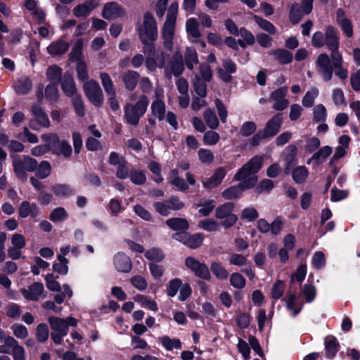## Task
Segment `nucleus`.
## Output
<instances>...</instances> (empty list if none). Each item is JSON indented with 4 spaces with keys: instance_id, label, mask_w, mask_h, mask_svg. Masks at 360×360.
I'll use <instances>...</instances> for the list:
<instances>
[{
    "instance_id": "nucleus-63",
    "label": "nucleus",
    "mask_w": 360,
    "mask_h": 360,
    "mask_svg": "<svg viewBox=\"0 0 360 360\" xmlns=\"http://www.w3.org/2000/svg\"><path fill=\"white\" fill-rule=\"evenodd\" d=\"M301 292L305 297L307 302H311L316 297V288L310 284H305L301 289Z\"/></svg>"
},
{
    "instance_id": "nucleus-52",
    "label": "nucleus",
    "mask_w": 360,
    "mask_h": 360,
    "mask_svg": "<svg viewBox=\"0 0 360 360\" xmlns=\"http://www.w3.org/2000/svg\"><path fill=\"white\" fill-rule=\"evenodd\" d=\"M319 95L318 89L314 87L307 91L304 96L302 98V105L304 107L310 108L314 105L315 98Z\"/></svg>"
},
{
    "instance_id": "nucleus-10",
    "label": "nucleus",
    "mask_w": 360,
    "mask_h": 360,
    "mask_svg": "<svg viewBox=\"0 0 360 360\" xmlns=\"http://www.w3.org/2000/svg\"><path fill=\"white\" fill-rule=\"evenodd\" d=\"M49 323L51 328L54 332L63 333L67 335L68 332V327L76 326L77 324V320L73 317H68L67 319H61L56 316H50L49 318Z\"/></svg>"
},
{
    "instance_id": "nucleus-17",
    "label": "nucleus",
    "mask_w": 360,
    "mask_h": 360,
    "mask_svg": "<svg viewBox=\"0 0 360 360\" xmlns=\"http://www.w3.org/2000/svg\"><path fill=\"white\" fill-rule=\"evenodd\" d=\"M174 238L179 240V238H181V241L186 245L188 247L192 249H195L200 247L203 240V236L202 234H195V235H188L186 233H175L173 236Z\"/></svg>"
},
{
    "instance_id": "nucleus-47",
    "label": "nucleus",
    "mask_w": 360,
    "mask_h": 360,
    "mask_svg": "<svg viewBox=\"0 0 360 360\" xmlns=\"http://www.w3.org/2000/svg\"><path fill=\"white\" fill-rule=\"evenodd\" d=\"M57 259L58 260V262L53 264V271L61 275L67 274L68 271V260L65 257L60 255H58L57 256Z\"/></svg>"
},
{
    "instance_id": "nucleus-60",
    "label": "nucleus",
    "mask_w": 360,
    "mask_h": 360,
    "mask_svg": "<svg viewBox=\"0 0 360 360\" xmlns=\"http://www.w3.org/2000/svg\"><path fill=\"white\" fill-rule=\"evenodd\" d=\"M200 228L207 231H216L219 230V224L214 220L206 219L199 221Z\"/></svg>"
},
{
    "instance_id": "nucleus-41",
    "label": "nucleus",
    "mask_w": 360,
    "mask_h": 360,
    "mask_svg": "<svg viewBox=\"0 0 360 360\" xmlns=\"http://www.w3.org/2000/svg\"><path fill=\"white\" fill-rule=\"evenodd\" d=\"M30 127L34 130H39L41 127H49L50 122L46 113L42 115L32 119L30 121Z\"/></svg>"
},
{
    "instance_id": "nucleus-6",
    "label": "nucleus",
    "mask_w": 360,
    "mask_h": 360,
    "mask_svg": "<svg viewBox=\"0 0 360 360\" xmlns=\"http://www.w3.org/2000/svg\"><path fill=\"white\" fill-rule=\"evenodd\" d=\"M15 172L19 176H25V171L32 172L37 168V161L30 156H15L13 160Z\"/></svg>"
},
{
    "instance_id": "nucleus-54",
    "label": "nucleus",
    "mask_w": 360,
    "mask_h": 360,
    "mask_svg": "<svg viewBox=\"0 0 360 360\" xmlns=\"http://www.w3.org/2000/svg\"><path fill=\"white\" fill-rule=\"evenodd\" d=\"M129 176L131 181L136 185H142L146 181L145 172L142 170L131 169Z\"/></svg>"
},
{
    "instance_id": "nucleus-57",
    "label": "nucleus",
    "mask_w": 360,
    "mask_h": 360,
    "mask_svg": "<svg viewBox=\"0 0 360 360\" xmlns=\"http://www.w3.org/2000/svg\"><path fill=\"white\" fill-rule=\"evenodd\" d=\"M200 77L205 82H210L212 79V71L209 64L202 63L199 65Z\"/></svg>"
},
{
    "instance_id": "nucleus-59",
    "label": "nucleus",
    "mask_w": 360,
    "mask_h": 360,
    "mask_svg": "<svg viewBox=\"0 0 360 360\" xmlns=\"http://www.w3.org/2000/svg\"><path fill=\"white\" fill-rule=\"evenodd\" d=\"M82 49L83 42L82 40H78L70 53V60L72 61H77V63H78L79 60H82Z\"/></svg>"
},
{
    "instance_id": "nucleus-7",
    "label": "nucleus",
    "mask_w": 360,
    "mask_h": 360,
    "mask_svg": "<svg viewBox=\"0 0 360 360\" xmlns=\"http://www.w3.org/2000/svg\"><path fill=\"white\" fill-rule=\"evenodd\" d=\"M85 95L95 106L99 107L103 103V95L99 84L95 80L86 82L83 84Z\"/></svg>"
},
{
    "instance_id": "nucleus-33",
    "label": "nucleus",
    "mask_w": 360,
    "mask_h": 360,
    "mask_svg": "<svg viewBox=\"0 0 360 360\" xmlns=\"http://www.w3.org/2000/svg\"><path fill=\"white\" fill-rule=\"evenodd\" d=\"M166 224L174 231H184L188 228V221L183 218H170L166 221Z\"/></svg>"
},
{
    "instance_id": "nucleus-55",
    "label": "nucleus",
    "mask_w": 360,
    "mask_h": 360,
    "mask_svg": "<svg viewBox=\"0 0 360 360\" xmlns=\"http://www.w3.org/2000/svg\"><path fill=\"white\" fill-rule=\"evenodd\" d=\"M72 103L77 115L83 117L85 115L84 105L79 94L71 97Z\"/></svg>"
},
{
    "instance_id": "nucleus-11",
    "label": "nucleus",
    "mask_w": 360,
    "mask_h": 360,
    "mask_svg": "<svg viewBox=\"0 0 360 360\" xmlns=\"http://www.w3.org/2000/svg\"><path fill=\"white\" fill-rule=\"evenodd\" d=\"M330 56L326 53H321L318 56L316 65L317 72L325 81H330L333 77V65L330 63Z\"/></svg>"
},
{
    "instance_id": "nucleus-53",
    "label": "nucleus",
    "mask_w": 360,
    "mask_h": 360,
    "mask_svg": "<svg viewBox=\"0 0 360 360\" xmlns=\"http://www.w3.org/2000/svg\"><path fill=\"white\" fill-rule=\"evenodd\" d=\"M36 175L40 179L48 177L51 172V166L48 161H42L37 168Z\"/></svg>"
},
{
    "instance_id": "nucleus-48",
    "label": "nucleus",
    "mask_w": 360,
    "mask_h": 360,
    "mask_svg": "<svg viewBox=\"0 0 360 360\" xmlns=\"http://www.w3.org/2000/svg\"><path fill=\"white\" fill-rule=\"evenodd\" d=\"M308 174V170L304 166L297 167L292 172V179L297 184L304 183L306 181Z\"/></svg>"
},
{
    "instance_id": "nucleus-16",
    "label": "nucleus",
    "mask_w": 360,
    "mask_h": 360,
    "mask_svg": "<svg viewBox=\"0 0 360 360\" xmlns=\"http://www.w3.org/2000/svg\"><path fill=\"white\" fill-rule=\"evenodd\" d=\"M226 174V169L224 167H218L212 176L202 181V185L206 189H212L219 186Z\"/></svg>"
},
{
    "instance_id": "nucleus-61",
    "label": "nucleus",
    "mask_w": 360,
    "mask_h": 360,
    "mask_svg": "<svg viewBox=\"0 0 360 360\" xmlns=\"http://www.w3.org/2000/svg\"><path fill=\"white\" fill-rule=\"evenodd\" d=\"M144 255L148 260L157 262H161L165 257L161 250L155 248L147 250Z\"/></svg>"
},
{
    "instance_id": "nucleus-50",
    "label": "nucleus",
    "mask_w": 360,
    "mask_h": 360,
    "mask_svg": "<svg viewBox=\"0 0 360 360\" xmlns=\"http://www.w3.org/2000/svg\"><path fill=\"white\" fill-rule=\"evenodd\" d=\"M10 347L12 349L11 353L13 360H25V352L24 348L19 345L17 341H11Z\"/></svg>"
},
{
    "instance_id": "nucleus-15",
    "label": "nucleus",
    "mask_w": 360,
    "mask_h": 360,
    "mask_svg": "<svg viewBox=\"0 0 360 360\" xmlns=\"http://www.w3.org/2000/svg\"><path fill=\"white\" fill-rule=\"evenodd\" d=\"M282 121V114L278 113L266 122L264 129L262 130L268 138H271L278 134L281 127Z\"/></svg>"
},
{
    "instance_id": "nucleus-39",
    "label": "nucleus",
    "mask_w": 360,
    "mask_h": 360,
    "mask_svg": "<svg viewBox=\"0 0 360 360\" xmlns=\"http://www.w3.org/2000/svg\"><path fill=\"white\" fill-rule=\"evenodd\" d=\"M211 271L213 274L219 280H226L229 277L228 271L220 262H214L211 264Z\"/></svg>"
},
{
    "instance_id": "nucleus-40",
    "label": "nucleus",
    "mask_w": 360,
    "mask_h": 360,
    "mask_svg": "<svg viewBox=\"0 0 360 360\" xmlns=\"http://www.w3.org/2000/svg\"><path fill=\"white\" fill-rule=\"evenodd\" d=\"M46 75L51 83L57 84L62 79V70L57 65H51L47 68Z\"/></svg>"
},
{
    "instance_id": "nucleus-51",
    "label": "nucleus",
    "mask_w": 360,
    "mask_h": 360,
    "mask_svg": "<svg viewBox=\"0 0 360 360\" xmlns=\"http://www.w3.org/2000/svg\"><path fill=\"white\" fill-rule=\"evenodd\" d=\"M327 117V110L322 104L316 105L313 109V120L316 122H323Z\"/></svg>"
},
{
    "instance_id": "nucleus-46",
    "label": "nucleus",
    "mask_w": 360,
    "mask_h": 360,
    "mask_svg": "<svg viewBox=\"0 0 360 360\" xmlns=\"http://www.w3.org/2000/svg\"><path fill=\"white\" fill-rule=\"evenodd\" d=\"M291 153L285 155L284 160L285 162V173L289 174L291 172V168L295 166L297 163L295 158L296 147L294 146H290Z\"/></svg>"
},
{
    "instance_id": "nucleus-43",
    "label": "nucleus",
    "mask_w": 360,
    "mask_h": 360,
    "mask_svg": "<svg viewBox=\"0 0 360 360\" xmlns=\"http://www.w3.org/2000/svg\"><path fill=\"white\" fill-rule=\"evenodd\" d=\"M253 18L255 22L262 30L268 32L270 34H274L276 33V29L271 22L258 15H255Z\"/></svg>"
},
{
    "instance_id": "nucleus-56",
    "label": "nucleus",
    "mask_w": 360,
    "mask_h": 360,
    "mask_svg": "<svg viewBox=\"0 0 360 360\" xmlns=\"http://www.w3.org/2000/svg\"><path fill=\"white\" fill-rule=\"evenodd\" d=\"M49 336V331L48 326L46 323H40L37 326L36 329V338L38 342H46Z\"/></svg>"
},
{
    "instance_id": "nucleus-27",
    "label": "nucleus",
    "mask_w": 360,
    "mask_h": 360,
    "mask_svg": "<svg viewBox=\"0 0 360 360\" xmlns=\"http://www.w3.org/2000/svg\"><path fill=\"white\" fill-rule=\"evenodd\" d=\"M52 153L56 155H62L65 158L69 159L72 155V149L67 141L62 140L54 146Z\"/></svg>"
},
{
    "instance_id": "nucleus-31",
    "label": "nucleus",
    "mask_w": 360,
    "mask_h": 360,
    "mask_svg": "<svg viewBox=\"0 0 360 360\" xmlns=\"http://www.w3.org/2000/svg\"><path fill=\"white\" fill-rule=\"evenodd\" d=\"M271 54L275 59L281 64H288L292 61V53L288 50L283 49H278L272 51Z\"/></svg>"
},
{
    "instance_id": "nucleus-36",
    "label": "nucleus",
    "mask_w": 360,
    "mask_h": 360,
    "mask_svg": "<svg viewBox=\"0 0 360 360\" xmlns=\"http://www.w3.org/2000/svg\"><path fill=\"white\" fill-rule=\"evenodd\" d=\"M239 35L242 37V39H238V43L241 47H245L246 45H252L255 39L253 34L244 27H241L239 30Z\"/></svg>"
},
{
    "instance_id": "nucleus-8",
    "label": "nucleus",
    "mask_w": 360,
    "mask_h": 360,
    "mask_svg": "<svg viewBox=\"0 0 360 360\" xmlns=\"http://www.w3.org/2000/svg\"><path fill=\"white\" fill-rule=\"evenodd\" d=\"M185 69V65L181 53L176 51L165 67V76L169 79L172 75L179 77L181 75Z\"/></svg>"
},
{
    "instance_id": "nucleus-12",
    "label": "nucleus",
    "mask_w": 360,
    "mask_h": 360,
    "mask_svg": "<svg viewBox=\"0 0 360 360\" xmlns=\"http://www.w3.org/2000/svg\"><path fill=\"white\" fill-rule=\"evenodd\" d=\"M255 186V178H250L245 182H240L238 186H231L222 192V196L226 200L238 198L242 192Z\"/></svg>"
},
{
    "instance_id": "nucleus-2",
    "label": "nucleus",
    "mask_w": 360,
    "mask_h": 360,
    "mask_svg": "<svg viewBox=\"0 0 360 360\" xmlns=\"http://www.w3.org/2000/svg\"><path fill=\"white\" fill-rule=\"evenodd\" d=\"M149 99L146 95H141L135 103H128L124 107V119L127 124L137 126L140 119L146 113Z\"/></svg>"
},
{
    "instance_id": "nucleus-24",
    "label": "nucleus",
    "mask_w": 360,
    "mask_h": 360,
    "mask_svg": "<svg viewBox=\"0 0 360 360\" xmlns=\"http://www.w3.org/2000/svg\"><path fill=\"white\" fill-rule=\"evenodd\" d=\"M18 213L22 218H26L29 215L36 217L39 214V208L34 203L30 204L27 201H23L19 206Z\"/></svg>"
},
{
    "instance_id": "nucleus-9",
    "label": "nucleus",
    "mask_w": 360,
    "mask_h": 360,
    "mask_svg": "<svg viewBox=\"0 0 360 360\" xmlns=\"http://www.w3.org/2000/svg\"><path fill=\"white\" fill-rule=\"evenodd\" d=\"M324 46L330 51V56L333 54H341L339 51L340 37L338 30L331 25L325 29Z\"/></svg>"
},
{
    "instance_id": "nucleus-21",
    "label": "nucleus",
    "mask_w": 360,
    "mask_h": 360,
    "mask_svg": "<svg viewBox=\"0 0 360 360\" xmlns=\"http://www.w3.org/2000/svg\"><path fill=\"white\" fill-rule=\"evenodd\" d=\"M60 84L62 90L66 96L72 97L78 94L73 77L71 75L65 73L60 80Z\"/></svg>"
},
{
    "instance_id": "nucleus-4",
    "label": "nucleus",
    "mask_w": 360,
    "mask_h": 360,
    "mask_svg": "<svg viewBox=\"0 0 360 360\" xmlns=\"http://www.w3.org/2000/svg\"><path fill=\"white\" fill-rule=\"evenodd\" d=\"M262 165V158L255 156L244 165L235 174L233 179L245 182L250 178H255V184L257 181V176L255 174L260 169Z\"/></svg>"
},
{
    "instance_id": "nucleus-18",
    "label": "nucleus",
    "mask_w": 360,
    "mask_h": 360,
    "mask_svg": "<svg viewBox=\"0 0 360 360\" xmlns=\"http://www.w3.org/2000/svg\"><path fill=\"white\" fill-rule=\"evenodd\" d=\"M140 79V74L134 70H127L122 75V80L128 91H133Z\"/></svg>"
},
{
    "instance_id": "nucleus-45",
    "label": "nucleus",
    "mask_w": 360,
    "mask_h": 360,
    "mask_svg": "<svg viewBox=\"0 0 360 360\" xmlns=\"http://www.w3.org/2000/svg\"><path fill=\"white\" fill-rule=\"evenodd\" d=\"M307 15L302 12V8L299 4L292 5L290 11V20L293 24L298 23L304 15Z\"/></svg>"
},
{
    "instance_id": "nucleus-34",
    "label": "nucleus",
    "mask_w": 360,
    "mask_h": 360,
    "mask_svg": "<svg viewBox=\"0 0 360 360\" xmlns=\"http://www.w3.org/2000/svg\"><path fill=\"white\" fill-rule=\"evenodd\" d=\"M186 30L188 34L193 38L198 39L201 35L199 30V23L195 18H191L186 20Z\"/></svg>"
},
{
    "instance_id": "nucleus-64",
    "label": "nucleus",
    "mask_w": 360,
    "mask_h": 360,
    "mask_svg": "<svg viewBox=\"0 0 360 360\" xmlns=\"http://www.w3.org/2000/svg\"><path fill=\"white\" fill-rule=\"evenodd\" d=\"M219 139V134L214 131H206L203 136V142L205 145L207 146H213L217 144Z\"/></svg>"
},
{
    "instance_id": "nucleus-37",
    "label": "nucleus",
    "mask_w": 360,
    "mask_h": 360,
    "mask_svg": "<svg viewBox=\"0 0 360 360\" xmlns=\"http://www.w3.org/2000/svg\"><path fill=\"white\" fill-rule=\"evenodd\" d=\"M14 87L18 94H27L31 90L32 83L28 78H22L15 83Z\"/></svg>"
},
{
    "instance_id": "nucleus-14",
    "label": "nucleus",
    "mask_w": 360,
    "mask_h": 360,
    "mask_svg": "<svg viewBox=\"0 0 360 360\" xmlns=\"http://www.w3.org/2000/svg\"><path fill=\"white\" fill-rule=\"evenodd\" d=\"M124 14V8L117 2L113 1L105 4L102 11V16L108 20L122 18Z\"/></svg>"
},
{
    "instance_id": "nucleus-62",
    "label": "nucleus",
    "mask_w": 360,
    "mask_h": 360,
    "mask_svg": "<svg viewBox=\"0 0 360 360\" xmlns=\"http://www.w3.org/2000/svg\"><path fill=\"white\" fill-rule=\"evenodd\" d=\"M231 285L238 289H242L245 286V278L239 273H233L230 276Z\"/></svg>"
},
{
    "instance_id": "nucleus-28",
    "label": "nucleus",
    "mask_w": 360,
    "mask_h": 360,
    "mask_svg": "<svg viewBox=\"0 0 360 360\" xmlns=\"http://www.w3.org/2000/svg\"><path fill=\"white\" fill-rule=\"evenodd\" d=\"M185 64L187 68L193 70L194 65L198 64V56L195 49L192 47H186L184 53Z\"/></svg>"
},
{
    "instance_id": "nucleus-23",
    "label": "nucleus",
    "mask_w": 360,
    "mask_h": 360,
    "mask_svg": "<svg viewBox=\"0 0 360 360\" xmlns=\"http://www.w3.org/2000/svg\"><path fill=\"white\" fill-rule=\"evenodd\" d=\"M337 22L342 27V30L348 37L353 35V28L351 21L346 18L345 11L338 8L336 12Z\"/></svg>"
},
{
    "instance_id": "nucleus-1",
    "label": "nucleus",
    "mask_w": 360,
    "mask_h": 360,
    "mask_svg": "<svg viewBox=\"0 0 360 360\" xmlns=\"http://www.w3.org/2000/svg\"><path fill=\"white\" fill-rule=\"evenodd\" d=\"M178 14V4L173 2L167 11L166 20L161 30L164 47L172 51L174 45V30Z\"/></svg>"
},
{
    "instance_id": "nucleus-5",
    "label": "nucleus",
    "mask_w": 360,
    "mask_h": 360,
    "mask_svg": "<svg viewBox=\"0 0 360 360\" xmlns=\"http://www.w3.org/2000/svg\"><path fill=\"white\" fill-rule=\"evenodd\" d=\"M234 205L232 202H226L217 207L215 217L221 220V225L225 229H229L237 221V217L233 213Z\"/></svg>"
},
{
    "instance_id": "nucleus-44",
    "label": "nucleus",
    "mask_w": 360,
    "mask_h": 360,
    "mask_svg": "<svg viewBox=\"0 0 360 360\" xmlns=\"http://www.w3.org/2000/svg\"><path fill=\"white\" fill-rule=\"evenodd\" d=\"M204 120L207 126L212 129H216L219 125L218 118L214 111L207 109L203 114Z\"/></svg>"
},
{
    "instance_id": "nucleus-38",
    "label": "nucleus",
    "mask_w": 360,
    "mask_h": 360,
    "mask_svg": "<svg viewBox=\"0 0 360 360\" xmlns=\"http://www.w3.org/2000/svg\"><path fill=\"white\" fill-rule=\"evenodd\" d=\"M151 112L153 115L162 121L165 118L166 106L165 102H152Z\"/></svg>"
},
{
    "instance_id": "nucleus-22",
    "label": "nucleus",
    "mask_w": 360,
    "mask_h": 360,
    "mask_svg": "<svg viewBox=\"0 0 360 360\" xmlns=\"http://www.w3.org/2000/svg\"><path fill=\"white\" fill-rule=\"evenodd\" d=\"M333 63V69L335 70V74L341 79L344 80L347 77V70L343 67V58L342 54H333L330 57Z\"/></svg>"
},
{
    "instance_id": "nucleus-29",
    "label": "nucleus",
    "mask_w": 360,
    "mask_h": 360,
    "mask_svg": "<svg viewBox=\"0 0 360 360\" xmlns=\"http://www.w3.org/2000/svg\"><path fill=\"white\" fill-rule=\"evenodd\" d=\"M96 6L90 1L77 5L72 10L74 15L77 18L86 17L94 9Z\"/></svg>"
},
{
    "instance_id": "nucleus-42",
    "label": "nucleus",
    "mask_w": 360,
    "mask_h": 360,
    "mask_svg": "<svg viewBox=\"0 0 360 360\" xmlns=\"http://www.w3.org/2000/svg\"><path fill=\"white\" fill-rule=\"evenodd\" d=\"M207 82L202 80L199 75H195L193 80V87L195 93L200 98H205L207 95Z\"/></svg>"
},
{
    "instance_id": "nucleus-25",
    "label": "nucleus",
    "mask_w": 360,
    "mask_h": 360,
    "mask_svg": "<svg viewBox=\"0 0 360 360\" xmlns=\"http://www.w3.org/2000/svg\"><path fill=\"white\" fill-rule=\"evenodd\" d=\"M332 151L333 150L331 147L325 146L314 153L311 158L307 160V163L309 165L312 161H314V165L318 166L325 161V160L332 153Z\"/></svg>"
},
{
    "instance_id": "nucleus-20",
    "label": "nucleus",
    "mask_w": 360,
    "mask_h": 360,
    "mask_svg": "<svg viewBox=\"0 0 360 360\" xmlns=\"http://www.w3.org/2000/svg\"><path fill=\"white\" fill-rule=\"evenodd\" d=\"M44 292V285L41 283L36 282L31 285L28 289H22L21 292L27 300L37 301Z\"/></svg>"
},
{
    "instance_id": "nucleus-49",
    "label": "nucleus",
    "mask_w": 360,
    "mask_h": 360,
    "mask_svg": "<svg viewBox=\"0 0 360 360\" xmlns=\"http://www.w3.org/2000/svg\"><path fill=\"white\" fill-rule=\"evenodd\" d=\"M68 217V213L62 207L55 208L50 214L49 219L53 222L58 223L65 221Z\"/></svg>"
},
{
    "instance_id": "nucleus-26",
    "label": "nucleus",
    "mask_w": 360,
    "mask_h": 360,
    "mask_svg": "<svg viewBox=\"0 0 360 360\" xmlns=\"http://www.w3.org/2000/svg\"><path fill=\"white\" fill-rule=\"evenodd\" d=\"M51 191L59 198H67L75 194V190L65 184H56L52 186Z\"/></svg>"
},
{
    "instance_id": "nucleus-19",
    "label": "nucleus",
    "mask_w": 360,
    "mask_h": 360,
    "mask_svg": "<svg viewBox=\"0 0 360 360\" xmlns=\"http://www.w3.org/2000/svg\"><path fill=\"white\" fill-rule=\"evenodd\" d=\"M114 264L115 268L120 272L127 273L131 269L130 258L122 252H118L115 255Z\"/></svg>"
},
{
    "instance_id": "nucleus-3",
    "label": "nucleus",
    "mask_w": 360,
    "mask_h": 360,
    "mask_svg": "<svg viewBox=\"0 0 360 360\" xmlns=\"http://www.w3.org/2000/svg\"><path fill=\"white\" fill-rule=\"evenodd\" d=\"M143 18V24L138 27V33L141 41H155L158 35L155 19L150 12H146Z\"/></svg>"
},
{
    "instance_id": "nucleus-58",
    "label": "nucleus",
    "mask_w": 360,
    "mask_h": 360,
    "mask_svg": "<svg viewBox=\"0 0 360 360\" xmlns=\"http://www.w3.org/2000/svg\"><path fill=\"white\" fill-rule=\"evenodd\" d=\"M161 342L165 348L167 350L173 349H181V343L179 339H171L168 336L161 338Z\"/></svg>"
},
{
    "instance_id": "nucleus-30",
    "label": "nucleus",
    "mask_w": 360,
    "mask_h": 360,
    "mask_svg": "<svg viewBox=\"0 0 360 360\" xmlns=\"http://www.w3.org/2000/svg\"><path fill=\"white\" fill-rule=\"evenodd\" d=\"M68 44L63 40L52 42L48 47L47 51L51 55H60L65 53L68 49Z\"/></svg>"
},
{
    "instance_id": "nucleus-13",
    "label": "nucleus",
    "mask_w": 360,
    "mask_h": 360,
    "mask_svg": "<svg viewBox=\"0 0 360 360\" xmlns=\"http://www.w3.org/2000/svg\"><path fill=\"white\" fill-rule=\"evenodd\" d=\"M185 264L198 277L203 279H209L210 278L209 269L205 263L200 262L195 258L189 257L186 259Z\"/></svg>"
},
{
    "instance_id": "nucleus-35",
    "label": "nucleus",
    "mask_w": 360,
    "mask_h": 360,
    "mask_svg": "<svg viewBox=\"0 0 360 360\" xmlns=\"http://www.w3.org/2000/svg\"><path fill=\"white\" fill-rule=\"evenodd\" d=\"M285 302L288 309L292 311L293 316H296L300 313L303 305L297 302V295L295 294L288 295Z\"/></svg>"
},
{
    "instance_id": "nucleus-32",
    "label": "nucleus",
    "mask_w": 360,
    "mask_h": 360,
    "mask_svg": "<svg viewBox=\"0 0 360 360\" xmlns=\"http://www.w3.org/2000/svg\"><path fill=\"white\" fill-rule=\"evenodd\" d=\"M338 342L334 337H328L325 340L326 356L328 359L333 358L338 350Z\"/></svg>"
}]
</instances>
